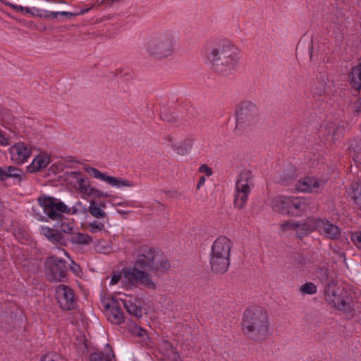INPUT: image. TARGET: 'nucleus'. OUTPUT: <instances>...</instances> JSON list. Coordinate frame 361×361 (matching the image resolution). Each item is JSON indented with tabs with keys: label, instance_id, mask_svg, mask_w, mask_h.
I'll return each mask as SVG.
<instances>
[{
	"label": "nucleus",
	"instance_id": "f257e3e1",
	"mask_svg": "<svg viewBox=\"0 0 361 361\" xmlns=\"http://www.w3.org/2000/svg\"><path fill=\"white\" fill-rule=\"evenodd\" d=\"M208 59L216 73L228 75L238 69L240 56L235 46L229 42L220 40L211 50Z\"/></svg>",
	"mask_w": 361,
	"mask_h": 361
},
{
	"label": "nucleus",
	"instance_id": "f03ea898",
	"mask_svg": "<svg viewBox=\"0 0 361 361\" xmlns=\"http://www.w3.org/2000/svg\"><path fill=\"white\" fill-rule=\"evenodd\" d=\"M241 330L250 339H267L271 335V331L266 310L262 307H253L246 310L241 322Z\"/></svg>",
	"mask_w": 361,
	"mask_h": 361
},
{
	"label": "nucleus",
	"instance_id": "7ed1b4c3",
	"mask_svg": "<svg viewBox=\"0 0 361 361\" xmlns=\"http://www.w3.org/2000/svg\"><path fill=\"white\" fill-rule=\"evenodd\" d=\"M170 264L166 257L148 246L142 247L137 256L133 268L145 272L149 276L152 273L162 272L169 269Z\"/></svg>",
	"mask_w": 361,
	"mask_h": 361
},
{
	"label": "nucleus",
	"instance_id": "20e7f679",
	"mask_svg": "<svg viewBox=\"0 0 361 361\" xmlns=\"http://www.w3.org/2000/svg\"><path fill=\"white\" fill-rule=\"evenodd\" d=\"M176 44V37L164 31L152 35L145 44L146 52L156 59H164L173 54Z\"/></svg>",
	"mask_w": 361,
	"mask_h": 361
},
{
	"label": "nucleus",
	"instance_id": "39448f33",
	"mask_svg": "<svg viewBox=\"0 0 361 361\" xmlns=\"http://www.w3.org/2000/svg\"><path fill=\"white\" fill-rule=\"evenodd\" d=\"M355 294L343 287L330 283L325 288L326 300L338 310L350 312L359 307Z\"/></svg>",
	"mask_w": 361,
	"mask_h": 361
},
{
	"label": "nucleus",
	"instance_id": "423d86ee",
	"mask_svg": "<svg viewBox=\"0 0 361 361\" xmlns=\"http://www.w3.org/2000/svg\"><path fill=\"white\" fill-rule=\"evenodd\" d=\"M121 281V283L128 288L142 285L148 289L154 290L156 283L149 277L148 274L136 268L123 269L119 273H114L111 276L110 284L115 285Z\"/></svg>",
	"mask_w": 361,
	"mask_h": 361
},
{
	"label": "nucleus",
	"instance_id": "0eeeda50",
	"mask_svg": "<svg viewBox=\"0 0 361 361\" xmlns=\"http://www.w3.org/2000/svg\"><path fill=\"white\" fill-rule=\"evenodd\" d=\"M259 111L257 106L251 102H243L236 112V128L241 131L253 129L259 123Z\"/></svg>",
	"mask_w": 361,
	"mask_h": 361
},
{
	"label": "nucleus",
	"instance_id": "6e6552de",
	"mask_svg": "<svg viewBox=\"0 0 361 361\" xmlns=\"http://www.w3.org/2000/svg\"><path fill=\"white\" fill-rule=\"evenodd\" d=\"M254 186L253 176L251 171L244 170L237 176L234 193V205L243 209L246 204L248 196Z\"/></svg>",
	"mask_w": 361,
	"mask_h": 361
},
{
	"label": "nucleus",
	"instance_id": "1a4fd4ad",
	"mask_svg": "<svg viewBox=\"0 0 361 361\" xmlns=\"http://www.w3.org/2000/svg\"><path fill=\"white\" fill-rule=\"evenodd\" d=\"M304 226L307 233L317 230L321 234L329 239H338L341 235L340 228L326 219H308Z\"/></svg>",
	"mask_w": 361,
	"mask_h": 361
},
{
	"label": "nucleus",
	"instance_id": "9d476101",
	"mask_svg": "<svg viewBox=\"0 0 361 361\" xmlns=\"http://www.w3.org/2000/svg\"><path fill=\"white\" fill-rule=\"evenodd\" d=\"M38 202L44 213L53 220L59 219L61 213L70 212L63 202L52 197H40L38 198Z\"/></svg>",
	"mask_w": 361,
	"mask_h": 361
},
{
	"label": "nucleus",
	"instance_id": "9b49d317",
	"mask_svg": "<svg viewBox=\"0 0 361 361\" xmlns=\"http://www.w3.org/2000/svg\"><path fill=\"white\" fill-rule=\"evenodd\" d=\"M46 276L49 281H63L66 276V267L65 262L56 257H49L46 262Z\"/></svg>",
	"mask_w": 361,
	"mask_h": 361
},
{
	"label": "nucleus",
	"instance_id": "f8f14e48",
	"mask_svg": "<svg viewBox=\"0 0 361 361\" xmlns=\"http://www.w3.org/2000/svg\"><path fill=\"white\" fill-rule=\"evenodd\" d=\"M85 171L94 178L106 183L111 187L121 188L123 187L131 188L135 186V183L132 181L124 178H118L114 176H108L106 173L101 172L96 168L87 167L85 168Z\"/></svg>",
	"mask_w": 361,
	"mask_h": 361
},
{
	"label": "nucleus",
	"instance_id": "ddd939ff",
	"mask_svg": "<svg viewBox=\"0 0 361 361\" xmlns=\"http://www.w3.org/2000/svg\"><path fill=\"white\" fill-rule=\"evenodd\" d=\"M11 162L16 164H23L30 157L32 150L23 142L12 145L8 149Z\"/></svg>",
	"mask_w": 361,
	"mask_h": 361
},
{
	"label": "nucleus",
	"instance_id": "4468645a",
	"mask_svg": "<svg viewBox=\"0 0 361 361\" xmlns=\"http://www.w3.org/2000/svg\"><path fill=\"white\" fill-rule=\"evenodd\" d=\"M56 298L63 310H71L76 305L73 290L66 285L61 284L56 288Z\"/></svg>",
	"mask_w": 361,
	"mask_h": 361
},
{
	"label": "nucleus",
	"instance_id": "2eb2a0df",
	"mask_svg": "<svg viewBox=\"0 0 361 361\" xmlns=\"http://www.w3.org/2000/svg\"><path fill=\"white\" fill-rule=\"evenodd\" d=\"M326 183V179L307 176L298 181L296 189L302 192L318 193L324 188Z\"/></svg>",
	"mask_w": 361,
	"mask_h": 361
},
{
	"label": "nucleus",
	"instance_id": "dca6fc26",
	"mask_svg": "<svg viewBox=\"0 0 361 361\" xmlns=\"http://www.w3.org/2000/svg\"><path fill=\"white\" fill-rule=\"evenodd\" d=\"M269 207L276 212L289 216L290 211V196L277 195L271 197L269 202Z\"/></svg>",
	"mask_w": 361,
	"mask_h": 361
},
{
	"label": "nucleus",
	"instance_id": "f3484780",
	"mask_svg": "<svg viewBox=\"0 0 361 361\" xmlns=\"http://www.w3.org/2000/svg\"><path fill=\"white\" fill-rule=\"evenodd\" d=\"M290 207L293 213H290L289 216H300L302 213L312 211L314 208L310 200L294 196H290Z\"/></svg>",
	"mask_w": 361,
	"mask_h": 361
},
{
	"label": "nucleus",
	"instance_id": "a211bd4d",
	"mask_svg": "<svg viewBox=\"0 0 361 361\" xmlns=\"http://www.w3.org/2000/svg\"><path fill=\"white\" fill-rule=\"evenodd\" d=\"M232 243L226 236L218 237L213 243L210 254L231 257Z\"/></svg>",
	"mask_w": 361,
	"mask_h": 361
},
{
	"label": "nucleus",
	"instance_id": "6ab92c4d",
	"mask_svg": "<svg viewBox=\"0 0 361 361\" xmlns=\"http://www.w3.org/2000/svg\"><path fill=\"white\" fill-rule=\"evenodd\" d=\"M231 259L228 257L210 254L209 264L213 272L219 274L226 273L230 266Z\"/></svg>",
	"mask_w": 361,
	"mask_h": 361
},
{
	"label": "nucleus",
	"instance_id": "aec40b11",
	"mask_svg": "<svg viewBox=\"0 0 361 361\" xmlns=\"http://www.w3.org/2000/svg\"><path fill=\"white\" fill-rule=\"evenodd\" d=\"M118 305V301L114 298H111L109 302L105 305L108 319L111 323L116 324H121L124 321L123 314Z\"/></svg>",
	"mask_w": 361,
	"mask_h": 361
},
{
	"label": "nucleus",
	"instance_id": "412c9836",
	"mask_svg": "<svg viewBox=\"0 0 361 361\" xmlns=\"http://www.w3.org/2000/svg\"><path fill=\"white\" fill-rule=\"evenodd\" d=\"M51 162L50 155L47 153H40L32 159L27 166L30 173H36L44 170Z\"/></svg>",
	"mask_w": 361,
	"mask_h": 361
},
{
	"label": "nucleus",
	"instance_id": "4be33fe9",
	"mask_svg": "<svg viewBox=\"0 0 361 361\" xmlns=\"http://www.w3.org/2000/svg\"><path fill=\"white\" fill-rule=\"evenodd\" d=\"M40 233L46 237L53 244H59L63 245L66 243L64 236L53 228L49 227H42L40 228Z\"/></svg>",
	"mask_w": 361,
	"mask_h": 361
},
{
	"label": "nucleus",
	"instance_id": "5701e85b",
	"mask_svg": "<svg viewBox=\"0 0 361 361\" xmlns=\"http://www.w3.org/2000/svg\"><path fill=\"white\" fill-rule=\"evenodd\" d=\"M90 361H116L115 355L109 345L104 352H94L90 355Z\"/></svg>",
	"mask_w": 361,
	"mask_h": 361
},
{
	"label": "nucleus",
	"instance_id": "b1692460",
	"mask_svg": "<svg viewBox=\"0 0 361 361\" xmlns=\"http://www.w3.org/2000/svg\"><path fill=\"white\" fill-rule=\"evenodd\" d=\"M307 224V221L304 223L303 224H299L297 221L293 220H287L285 221H283L280 224L281 230L283 232H288L292 230H295L297 233H300L301 234H306L307 233L305 231V228L308 226H304Z\"/></svg>",
	"mask_w": 361,
	"mask_h": 361
},
{
	"label": "nucleus",
	"instance_id": "393cba45",
	"mask_svg": "<svg viewBox=\"0 0 361 361\" xmlns=\"http://www.w3.org/2000/svg\"><path fill=\"white\" fill-rule=\"evenodd\" d=\"M73 244L80 245H88L93 241L92 238L87 233H73L70 238Z\"/></svg>",
	"mask_w": 361,
	"mask_h": 361
},
{
	"label": "nucleus",
	"instance_id": "a878e982",
	"mask_svg": "<svg viewBox=\"0 0 361 361\" xmlns=\"http://www.w3.org/2000/svg\"><path fill=\"white\" fill-rule=\"evenodd\" d=\"M350 81L352 87L355 90L361 88V63L353 67L350 75Z\"/></svg>",
	"mask_w": 361,
	"mask_h": 361
},
{
	"label": "nucleus",
	"instance_id": "bb28decb",
	"mask_svg": "<svg viewBox=\"0 0 361 361\" xmlns=\"http://www.w3.org/2000/svg\"><path fill=\"white\" fill-rule=\"evenodd\" d=\"M70 176L76 180L78 185L75 186V188L80 194L82 193L83 188H86L90 185L87 178L80 172H71L70 173Z\"/></svg>",
	"mask_w": 361,
	"mask_h": 361
},
{
	"label": "nucleus",
	"instance_id": "cd10ccee",
	"mask_svg": "<svg viewBox=\"0 0 361 361\" xmlns=\"http://www.w3.org/2000/svg\"><path fill=\"white\" fill-rule=\"evenodd\" d=\"M80 195L84 199H97L101 197H109V195L107 193L101 192L100 190L92 187L90 185L87 186V188H83V192Z\"/></svg>",
	"mask_w": 361,
	"mask_h": 361
},
{
	"label": "nucleus",
	"instance_id": "c85d7f7f",
	"mask_svg": "<svg viewBox=\"0 0 361 361\" xmlns=\"http://www.w3.org/2000/svg\"><path fill=\"white\" fill-rule=\"evenodd\" d=\"M88 211L90 214L95 218L104 219L106 217V213L102 209L101 206H99L93 200L90 201Z\"/></svg>",
	"mask_w": 361,
	"mask_h": 361
},
{
	"label": "nucleus",
	"instance_id": "c756f323",
	"mask_svg": "<svg viewBox=\"0 0 361 361\" xmlns=\"http://www.w3.org/2000/svg\"><path fill=\"white\" fill-rule=\"evenodd\" d=\"M161 348L164 353L172 361H177L178 360L179 355L171 343L168 341H164Z\"/></svg>",
	"mask_w": 361,
	"mask_h": 361
},
{
	"label": "nucleus",
	"instance_id": "7c9ffc66",
	"mask_svg": "<svg viewBox=\"0 0 361 361\" xmlns=\"http://www.w3.org/2000/svg\"><path fill=\"white\" fill-rule=\"evenodd\" d=\"M350 197L357 207L361 209V181L352 185Z\"/></svg>",
	"mask_w": 361,
	"mask_h": 361
},
{
	"label": "nucleus",
	"instance_id": "2f4dec72",
	"mask_svg": "<svg viewBox=\"0 0 361 361\" xmlns=\"http://www.w3.org/2000/svg\"><path fill=\"white\" fill-rule=\"evenodd\" d=\"M127 312L135 317H141V310L132 302L120 298Z\"/></svg>",
	"mask_w": 361,
	"mask_h": 361
},
{
	"label": "nucleus",
	"instance_id": "473e14b6",
	"mask_svg": "<svg viewBox=\"0 0 361 361\" xmlns=\"http://www.w3.org/2000/svg\"><path fill=\"white\" fill-rule=\"evenodd\" d=\"M94 250L96 252L99 253H109L111 250V247L109 244L104 240H99L94 244Z\"/></svg>",
	"mask_w": 361,
	"mask_h": 361
},
{
	"label": "nucleus",
	"instance_id": "72a5a7b5",
	"mask_svg": "<svg viewBox=\"0 0 361 361\" xmlns=\"http://www.w3.org/2000/svg\"><path fill=\"white\" fill-rule=\"evenodd\" d=\"M87 228L92 233H97L102 231L104 228V224L102 221L94 220L87 224Z\"/></svg>",
	"mask_w": 361,
	"mask_h": 361
},
{
	"label": "nucleus",
	"instance_id": "f704fd0d",
	"mask_svg": "<svg viewBox=\"0 0 361 361\" xmlns=\"http://www.w3.org/2000/svg\"><path fill=\"white\" fill-rule=\"evenodd\" d=\"M300 291L303 294L313 295L317 293V288L313 283L307 282L300 286Z\"/></svg>",
	"mask_w": 361,
	"mask_h": 361
},
{
	"label": "nucleus",
	"instance_id": "c9c22d12",
	"mask_svg": "<svg viewBox=\"0 0 361 361\" xmlns=\"http://www.w3.org/2000/svg\"><path fill=\"white\" fill-rule=\"evenodd\" d=\"M6 169L8 175V178H20L23 175V171L13 166H7L6 167Z\"/></svg>",
	"mask_w": 361,
	"mask_h": 361
},
{
	"label": "nucleus",
	"instance_id": "e433bc0d",
	"mask_svg": "<svg viewBox=\"0 0 361 361\" xmlns=\"http://www.w3.org/2000/svg\"><path fill=\"white\" fill-rule=\"evenodd\" d=\"M40 361H65V359L59 354L50 353L42 356Z\"/></svg>",
	"mask_w": 361,
	"mask_h": 361
},
{
	"label": "nucleus",
	"instance_id": "4c0bfd02",
	"mask_svg": "<svg viewBox=\"0 0 361 361\" xmlns=\"http://www.w3.org/2000/svg\"><path fill=\"white\" fill-rule=\"evenodd\" d=\"M85 209H86L84 207V206L82 204V203L80 202H75V204H74V206L72 208L68 209V210H70L69 213L74 214L78 213L79 212L84 211Z\"/></svg>",
	"mask_w": 361,
	"mask_h": 361
},
{
	"label": "nucleus",
	"instance_id": "58836bf2",
	"mask_svg": "<svg viewBox=\"0 0 361 361\" xmlns=\"http://www.w3.org/2000/svg\"><path fill=\"white\" fill-rule=\"evenodd\" d=\"M353 159L355 162L361 164V144L353 148Z\"/></svg>",
	"mask_w": 361,
	"mask_h": 361
},
{
	"label": "nucleus",
	"instance_id": "ea45409f",
	"mask_svg": "<svg viewBox=\"0 0 361 361\" xmlns=\"http://www.w3.org/2000/svg\"><path fill=\"white\" fill-rule=\"evenodd\" d=\"M87 11V10H86V11L81 10L80 12H75V13L67 12V11H60V16H65L66 18H71L75 17L78 15H82Z\"/></svg>",
	"mask_w": 361,
	"mask_h": 361
},
{
	"label": "nucleus",
	"instance_id": "a19ab883",
	"mask_svg": "<svg viewBox=\"0 0 361 361\" xmlns=\"http://www.w3.org/2000/svg\"><path fill=\"white\" fill-rule=\"evenodd\" d=\"M199 171L200 173H205L208 177L212 176L213 173L212 168H210L207 164H202L199 168Z\"/></svg>",
	"mask_w": 361,
	"mask_h": 361
},
{
	"label": "nucleus",
	"instance_id": "79ce46f5",
	"mask_svg": "<svg viewBox=\"0 0 361 361\" xmlns=\"http://www.w3.org/2000/svg\"><path fill=\"white\" fill-rule=\"evenodd\" d=\"M352 240L356 245V246L361 249V232L354 233L352 235Z\"/></svg>",
	"mask_w": 361,
	"mask_h": 361
},
{
	"label": "nucleus",
	"instance_id": "37998d69",
	"mask_svg": "<svg viewBox=\"0 0 361 361\" xmlns=\"http://www.w3.org/2000/svg\"><path fill=\"white\" fill-rule=\"evenodd\" d=\"M70 269L76 276H80L82 273L80 267L74 262H71Z\"/></svg>",
	"mask_w": 361,
	"mask_h": 361
},
{
	"label": "nucleus",
	"instance_id": "c03bdc74",
	"mask_svg": "<svg viewBox=\"0 0 361 361\" xmlns=\"http://www.w3.org/2000/svg\"><path fill=\"white\" fill-rule=\"evenodd\" d=\"M10 145V139L9 137L4 135L1 131H0V145L1 146H8Z\"/></svg>",
	"mask_w": 361,
	"mask_h": 361
},
{
	"label": "nucleus",
	"instance_id": "a18cd8bd",
	"mask_svg": "<svg viewBox=\"0 0 361 361\" xmlns=\"http://www.w3.org/2000/svg\"><path fill=\"white\" fill-rule=\"evenodd\" d=\"M9 5L13 9H15V10H16L18 11H20L22 13H25V12H30V11L29 10V8L23 7L22 6H20V5H16V4H10Z\"/></svg>",
	"mask_w": 361,
	"mask_h": 361
},
{
	"label": "nucleus",
	"instance_id": "49530a36",
	"mask_svg": "<svg viewBox=\"0 0 361 361\" xmlns=\"http://www.w3.org/2000/svg\"><path fill=\"white\" fill-rule=\"evenodd\" d=\"M317 274H319L318 276L322 281H327V273L326 270L324 269H319L317 271Z\"/></svg>",
	"mask_w": 361,
	"mask_h": 361
},
{
	"label": "nucleus",
	"instance_id": "de8ad7c7",
	"mask_svg": "<svg viewBox=\"0 0 361 361\" xmlns=\"http://www.w3.org/2000/svg\"><path fill=\"white\" fill-rule=\"evenodd\" d=\"M39 17L45 20H50V12L40 9Z\"/></svg>",
	"mask_w": 361,
	"mask_h": 361
},
{
	"label": "nucleus",
	"instance_id": "09e8293b",
	"mask_svg": "<svg viewBox=\"0 0 361 361\" xmlns=\"http://www.w3.org/2000/svg\"><path fill=\"white\" fill-rule=\"evenodd\" d=\"M7 178H8V175L6 173V168L0 167V180H6Z\"/></svg>",
	"mask_w": 361,
	"mask_h": 361
},
{
	"label": "nucleus",
	"instance_id": "8fccbe9b",
	"mask_svg": "<svg viewBox=\"0 0 361 361\" xmlns=\"http://www.w3.org/2000/svg\"><path fill=\"white\" fill-rule=\"evenodd\" d=\"M30 12H25V13L30 14L32 16H38L40 12V9H37L35 8H29Z\"/></svg>",
	"mask_w": 361,
	"mask_h": 361
},
{
	"label": "nucleus",
	"instance_id": "3c124183",
	"mask_svg": "<svg viewBox=\"0 0 361 361\" xmlns=\"http://www.w3.org/2000/svg\"><path fill=\"white\" fill-rule=\"evenodd\" d=\"M72 226L68 224H62L61 225V230L64 233H70L72 230Z\"/></svg>",
	"mask_w": 361,
	"mask_h": 361
},
{
	"label": "nucleus",
	"instance_id": "603ef678",
	"mask_svg": "<svg viewBox=\"0 0 361 361\" xmlns=\"http://www.w3.org/2000/svg\"><path fill=\"white\" fill-rule=\"evenodd\" d=\"M355 111L357 113H361V98L357 99L355 104Z\"/></svg>",
	"mask_w": 361,
	"mask_h": 361
},
{
	"label": "nucleus",
	"instance_id": "864d4df0",
	"mask_svg": "<svg viewBox=\"0 0 361 361\" xmlns=\"http://www.w3.org/2000/svg\"><path fill=\"white\" fill-rule=\"evenodd\" d=\"M205 177L204 176H201L199 179V181L197 184V189H200L202 185H204V184L205 183Z\"/></svg>",
	"mask_w": 361,
	"mask_h": 361
},
{
	"label": "nucleus",
	"instance_id": "5fc2aeb1",
	"mask_svg": "<svg viewBox=\"0 0 361 361\" xmlns=\"http://www.w3.org/2000/svg\"><path fill=\"white\" fill-rule=\"evenodd\" d=\"M293 177H294V171H293V170L290 169V173L288 177H287V178L286 177L282 178H281V181L286 182L289 179L293 178Z\"/></svg>",
	"mask_w": 361,
	"mask_h": 361
},
{
	"label": "nucleus",
	"instance_id": "6e6d98bb",
	"mask_svg": "<svg viewBox=\"0 0 361 361\" xmlns=\"http://www.w3.org/2000/svg\"><path fill=\"white\" fill-rule=\"evenodd\" d=\"M135 334H136L139 336H143L145 334V331L140 328L136 327Z\"/></svg>",
	"mask_w": 361,
	"mask_h": 361
},
{
	"label": "nucleus",
	"instance_id": "4d7b16f0",
	"mask_svg": "<svg viewBox=\"0 0 361 361\" xmlns=\"http://www.w3.org/2000/svg\"><path fill=\"white\" fill-rule=\"evenodd\" d=\"M59 16H60V11L50 12V20L57 18Z\"/></svg>",
	"mask_w": 361,
	"mask_h": 361
},
{
	"label": "nucleus",
	"instance_id": "13d9d810",
	"mask_svg": "<svg viewBox=\"0 0 361 361\" xmlns=\"http://www.w3.org/2000/svg\"><path fill=\"white\" fill-rule=\"evenodd\" d=\"M56 250L58 251V252H59V253H61H61L64 254L65 255H67V252H66V250H63V249H59V248H58V249H56Z\"/></svg>",
	"mask_w": 361,
	"mask_h": 361
},
{
	"label": "nucleus",
	"instance_id": "bf43d9fd",
	"mask_svg": "<svg viewBox=\"0 0 361 361\" xmlns=\"http://www.w3.org/2000/svg\"><path fill=\"white\" fill-rule=\"evenodd\" d=\"M99 206H101L102 209H104L106 207V204L104 202H101L98 204Z\"/></svg>",
	"mask_w": 361,
	"mask_h": 361
},
{
	"label": "nucleus",
	"instance_id": "052dcab7",
	"mask_svg": "<svg viewBox=\"0 0 361 361\" xmlns=\"http://www.w3.org/2000/svg\"><path fill=\"white\" fill-rule=\"evenodd\" d=\"M169 140L170 142H171V144H173V140H172L171 137H169Z\"/></svg>",
	"mask_w": 361,
	"mask_h": 361
},
{
	"label": "nucleus",
	"instance_id": "680f3d73",
	"mask_svg": "<svg viewBox=\"0 0 361 361\" xmlns=\"http://www.w3.org/2000/svg\"><path fill=\"white\" fill-rule=\"evenodd\" d=\"M176 150H177L178 153H180L178 148H176Z\"/></svg>",
	"mask_w": 361,
	"mask_h": 361
}]
</instances>
